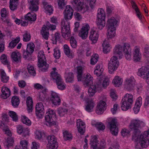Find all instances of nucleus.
Masks as SVG:
<instances>
[{
	"instance_id": "nucleus-37",
	"label": "nucleus",
	"mask_w": 149,
	"mask_h": 149,
	"mask_svg": "<svg viewBox=\"0 0 149 149\" xmlns=\"http://www.w3.org/2000/svg\"><path fill=\"white\" fill-rule=\"evenodd\" d=\"M104 69L102 65H97L94 68V74L97 76H101L103 71Z\"/></svg>"
},
{
	"instance_id": "nucleus-46",
	"label": "nucleus",
	"mask_w": 149,
	"mask_h": 149,
	"mask_svg": "<svg viewBox=\"0 0 149 149\" xmlns=\"http://www.w3.org/2000/svg\"><path fill=\"white\" fill-rule=\"evenodd\" d=\"M45 134L44 132L39 130H36L34 133L35 138L38 140H40L45 136Z\"/></svg>"
},
{
	"instance_id": "nucleus-20",
	"label": "nucleus",
	"mask_w": 149,
	"mask_h": 149,
	"mask_svg": "<svg viewBox=\"0 0 149 149\" xmlns=\"http://www.w3.org/2000/svg\"><path fill=\"white\" fill-rule=\"evenodd\" d=\"M119 24V21L115 17H112L108 18L107 21V28H116Z\"/></svg>"
},
{
	"instance_id": "nucleus-44",
	"label": "nucleus",
	"mask_w": 149,
	"mask_h": 149,
	"mask_svg": "<svg viewBox=\"0 0 149 149\" xmlns=\"http://www.w3.org/2000/svg\"><path fill=\"white\" fill-rule=\"evenodd\" d=\"M105 12L102 8H99L97 10V18H106Z\"/></svg>"
},
{
	"instance_id": "nucleus-14",
	"label": "nucleus",
	"mask_w": 149,
	"mask_h": 149,
	"mask_svg": "<svg viewBox=\"0 0 149 149\" xmlns=\"http://www.w3.org/2000/svg\"><path fill=\"white\" fill-rule=\"evenodd\" d=\"M123 52L126 59L130 61L132 58L131 49L129 43H123Z\"/></svg>"
},
{
	"instance_id": "nucleus-21",
	"label": "nucleus",
	"mask_w": 149,
	"mask_h": 149,
	"mask_svg": "<svg viewBox=\"0 0 149 149\" xmlns=\"http://www.w3.org/2000/svg\"><path fill=\"white\" fill-rule=\"evenodd\" d=\"M141 54L139 47L136 46L133 51V57L134 61L136 62L140 61L141 58Z\"/></svg>"
},
{
	"instance_id": "nucleus-54",
	"label": "nucleus",
	"mask_w": 149,
	"mask_h": 149,
	"mask_svg": "<svg viewBox=\"0 0 149 149\" xmlns=\"http://www.w3.org/2000/svg\"><path fill=\"white\" fill-rule=\"evenodd\" d=\"M43 4L44 5V8L45 9V12L47 13H49L50 14L52 13L53 11V10L52 6L51 5H47V3L46 2H45L43 3Z\"/></svg>"
},
{
	"instance_id": "nucleus-60",
	"label": "nucleus",
	"mask_w": 149,
	"mask_h": 149,
	"mask_svg": "<svg viewBox=\"0 0 149 149\" xmlns=\"http://www.w3.org/2000/svg\"><path fill=\"white\" fill-rule=\"evenodd\" d=\"M28 142L25 140H21L20 141V148L21 149H28Z\"/></svg>"
},
{
	"instance_id": "nucleus-34",
	"label": "nucleus",
	"mask_w": 149,
	"mask_h": 149,
	"mask_svg": "<svg viewBox=\"0 0 149 149\" xmlns=\"http://www.w3.org/2000/svg\"><path fill=\"white\" fill-rule=\"evenodd\" d=\"M112 84L116 87H119L123 84V79L120 77L116 76L112 80Z\"/></svg>"
},
{
	"instance_id": "nucleus-27",
	"label": "nucleus",
	"mask_w": 149,
	"mask_h": 149,
	"mask_svg": "<svg viewBox=\"0 0 149 149\" xmlns=\"http://www.w3.org/2000/svg\"><path fill=\"white\" fill-rule=\"evenodd\" d=\"M95 104L92 99H88L86 101L85 106V110L88 112H91L93 111Z\"/></svg>"
},
{
	"instance_id": "nucleus-6",
	"label": "nucleus",
	"mask_w": 149,
	"mask_h": 149,
	"mask_svg": "<svg viewBox=\"0 0 149 149\" xmlns=\"http://www.w3.org/2000/svg\"><path fill=\"white\" fill-rule=\"evenodd\" d=\"M38 66L40 68V70L43 72H45L49 67L48 64L45 61V57L43 51H39L38 54Z\"/></svg>"
},
{
	"instance_id": "nucleus-49",
	"label": "nucleus",
	"mask_w": 149,
	"mask_h": 149,
	"mask_svg": "<svg viewBox=\"0 0 149 149\" xmlns=\"http://www.w3.org/2000/svg\"><path fill=\"white\" fill-rule=\"evenodd\" d=\"M18 0H10L9 7L12 10H14L17 8L18 5L17 1Z\"/></svg>"
},
{
	"instance_id": "nucleus-9",
	"label": "nucleus",
	"mask_w": 149,
	"mask_h": 149,
	"mask_svg": "<svg viewBox=\"0 0 149 149\" xmlns=\"http://www.w3.org/2000/svg\"><path fill=\"white\" fill-rule=\"evenodd\" d=\"M109 127L111 133L113 135H116L118 133V128L116 123V119L115 118H108Z\"/></svg>"
},
{
	"instance_id": "nucleus-58",
	"label": "nucleus",
	"mask_w": 149,
	"mask_h": 149,
	"mask_svg": "<svg viewBox=\"0 0 149 149\" xmlns=\"http://www.w3.org/2000/svg\"><path fill=\"white\" fill-rule=\"evenodd\" d=\"M131 4L133 8L136 11V13L137 14V16L138 17L141 19V15L140 13L139 12V10L137 5L133 1H132V2Z\"/></svg>"
},
{
	"instance_id": "nucleus-52",
	"label": "nucleus",
	"mask_w": 149,
	"mask_h": 149,
	"mask_svg": "<svg viewBox=\"0 0 149 149\" xmlns=\"http://www.w3.org/2000/svg\"><path fill=\"white\" fill-rule=\"evenodd\" d=\"M21 118L22 121L24 124L28 126H30L31 125V120L25 116H22Z\"/></svg>"
},
{
	"instance_id": "nucleus-41",
	"label": "nucleus",
	"mask_w": 149,
	"mask_h": 149,
	"mask_svg": "<svg viewBox=\"0 0 149 149\" xmlns=\"http://www.w3.org/2000/svg\"><path fill=\"white\" fill-rule=\"evenodd\" d=\"M25 19L31 21H34L36 19V14L33 12L28 13L25 16Z\"/></svg>"
},
{
	"instance_id": "nucleus-28",
	"label": "nucleus",
	"mask_w": 149,
	"mask_h": 149,
	"mask_svg": "<svg viewBox=\"0 0 149 149\" xmlns=\"http://www.w3.org/2000/svg\"><path fill=\"white\" fill-rule=\"evenodd\" d=\"M77 126L79 132L81 134H83L85 131V124L81 119L77 120Z\"/></svg>"
},
{
	"instance_id": "nucleus-38",
	"label": "nucleus",
	"mask_w": 149,
	"mask_h": 149,
	"mask_svg": "<svg viewBox=\"0 0 149 149\" xmlns=\"http://www.w3.org/2000/svg\"><path fill=\"white\" fill-rule=\"evenodd\" d=\"M107 36L109 39H112L116 36V28H107Z\"/></svg>"
},
{
	"instance_id": "nucleus-42",
	"label": "nucleus",
	"mask_w": 149,
	"mask_h": 149,
	"mask_svg": "<svg viewBox=\"0 0 149 149\" xmlns=\"http://www.w3.org/2000/svg\"><path fill=\"white\" fill-rule=\"evenodd\" d=\"M0 75L1 81L4 83L8 82L9 79V77L6 75L3 70H0Z\"/></svg>"
},
{
	"instance_id": "nucleus-64",
	"label": "nucleus",
	"mask_w": 149,
	"mask_h": 149,
	"mask_svg": "<svg viewBox=\"0 0 149 149\" xmlns=\"http://www.w3.org/2000/svg\"><path fill=\"white\" fill-rule=\"evenodd\" d=\"M70 45L73 48H75L77 47V41L73 37H71L70 40Z\"/></svg>"
},
{
	"instance_id": "nucleus-7",
	"label": "nucleus",
	"mask_w": 149,
	"mask_h": 149,
	"mask_svg": "<svg viewBox=\"0 0 149 149\" xmlns=\"http://www.w3.org/2000/svg\"><path fill=\"white\" fill-rule=\"evenodd\" d=\"M118 56L113 55L111 58L108 64V71L109 73L113 74L118 69L119 62Z\"/></svg>"
},
{
	"instance_id": "nucleus-47",
	"label": "nucleus",
	"mask_w": 149,
	"mask_h": 149,
	"mask_svg": "<svg viewBox=\"0 0 149 149\" xmlns=\"http://www.w3.org/2000/svg\"><path fill=\"white\" fill-rule=\"evenodd\" d=\"M57 113L60 117H63L65 116L68 111L67 109L62 107H59L57 109Z\"/></svg>"
},
{
	"instance_id": "nucleus-62",
	"label": "nucleus",
	"mask_w": 149,
	"mask_h": 149,
	"mask_svg": "<svg viewBox=\"0 0 149 149\" xmlns=\"http://www.w3.org/2000/svg\"><path fill=\"white\" fill-rule=\"evenodd\" d=\"M35 112L37 118H38L41 119L44 117L45 111L36 110Z\"/></svg>"
},
{
	"instance_id": "nucleus-8",
	"label": "nucleus",
	"mask_w": 149,
	"mask_h": 149,
	"mask_svg": "<svg viewBox=\"0 0 149 149\" xmlns=\"http://www.w3.org/2000/svg\"><path fill=\"white\" fill-rule=\"evenodd\" d=\"M61 25L62 36L65 39H68L71 36L70 23L63 20L61 22Z\"/></svg>"
},
{
	"instance_id": "nucleus-25",
	"label": "nucleus",
	"mask_w": 149,
	"mask_h": 149,
	"mask_svg": "<svg viewBox=\"0 0 149 149\" xmlns=\"http://www.w3.org/2000/svg\"><path fill=\"white\" fill-rule=\"evenodd\" d=\"M99 37V34L97 31L94 30H91L90 33L89 40L92 44H95L97 42Z\"/></svg>"
},
{
	"instance_id": "nucleus-63",
	"label": "nucleus",
	"mask_w": 149,
	"mask_h": 149,
	"mask_svg": "<svg viewBox=\"0 0 149 149\" xmlns=\"http://www.w3.org/2000/svg\"><path fill=\"white\" fill-rule=\"evenodd\" d=\"M35 109L37 110L45 111L44 106L43 103L40 102H38L36 105Z\"/></svg>"
},
{
	"instance_id": "nucleus-43",
	"label": "nucleus",
	"mask_w": 149,
	"mask_h": 149,
	"mask_svg": "<svg viewBox=\"0 0 149 149\" xmlns=\"http://www.w3.org/2000/svg\"><path fill=\"white\" fill-rule=\"evenodd\" d=\"M1 62L3 64L7 65L8 72H11L10 67L9 64V63L8 60L6 56L4 54L1 55Z\"/></svg>"
},
{
	"instance_id": "nucleus-32",
	"label": "nucleus",
	"mask_w": 149,
	"mask_h": 149,
	"mask_svg": "<svg viewBox=\"0 0 149 149\" xmlns=\"http://www.w3.org/2000/svg\"><path fill=\"white\" fill-rule=\"evenodd\" d=\"M139 73L144 78H149V69L146 67H142L139 70Z\"/></svg>"
},
{
	"instance_id": "nucleus-10",
	"label": "nucleus",
	"mask_w": 149,
	"mask_h": 149,
	"mask_svg": "<svg viewBox=\"0 0 149 149\" xmlns=\"http://www.w3.org/2000/svg\"><path fill=\"white\" fill-rule=\"evenodd\" d=\"M56 28L55 25L50 24L49 22H48L46 26L44 25L42 27L41 33L44 38L47 40L49 35L48 30H54Z\"/></svg>"
},
{
	"instance_id": "nucleus-23",
	"label": "nucleus",
	"mask_w": 149,
	"mask_h": 149,
	"mask_svg": "<svg viewBox=\"0 0 149 149\" xmlns=\"http://www.w3.org/2000/svg\"><path fill=\"white\" fill-rule=\"evenodd\" d=\"M107 104L105 101L100 100L97 104L96 109V113L98 114L103 113L106 109Z\"/></svg>"
},
{
	"instance_id": "nucleus-45",
	"label": "nucleus",
	"mask_w": 149,
	"mask_h": 149,
	"mask_svg": "<svg viewBox=\"0 0 149 149\" xmlns=\"http://www.w3.org/2000/svg\"><path fill=\"white\" fill-rule=\"evenodd\" d=\"M13 139L11 137H9L7 139H5V141L4 143L5 147L8 148L13 146Z\"/></svg>"
},
{
	"instance_id": "nucleus-11",
	"label": "nucleus",
	"mask_w": 149,
	"mask_h": 149,
	"mask_svg": "<svg viewBox=\"0 0 149 149\" xmlns=\"http://www.w3.org/2000/svg\"><path fill=\"white\" fill-rule=\"evenodd\" d=\"M101 81L98 80L96 82L95 85H89L90 87L89 88L88 90V94L90 96H93L97 90L99 92L102 91Z\"/></svg>"
},
{
	"instance_id": "nucleus-59",
	"label": "nucleus",
	"mask_w": 149,
	"mask_h": 149,
	"mask_svg": "<svg viewBox=\"0 0 149 149\" xmlns=\"http://www.w3.org/2000/svg\"><path fill=\"white\" fill-rule=\"evenodd\" d=\"M27 69L29 73L31 75L34 76L36 75V72L33 67L31 64H28Z\"/></svg>"
},
{
	"instance_id": "nucleus-3",
	"label": "nucleus",
	"mask_w": 149,
	"mask_h": 149,
	"mask_svg": "<svg viewBox=\"0 0 149 149\" xmlns=\"http://www.w3.org/2000/svg\"><path fill=\"white\" fill-rule=\"evenodd\" d=\"M133 98V96L131 94L127 93L125 95L121 102V107L123 111H126L132 108Z\"/></svg>"
},
{
	"instance_id": "nucleus-35",
	"label": "nucleus",
	"mask_w": 149,
	"mask_h": 149,
	"mask_svg": "<svg viewBox=\"0 0 149 149\" xmlns=\"http://www.w3.org/2000/svg\"><path fill=\"white\" fill-rule=\"evenodd\" d=\"M84 70V68L83 66H79L77 67V78L78 81H80L82 80Z\"/></svg>"
},
{
	"instance_id": "nucleus-17",
	"label": "nucleus",
	"mask_w": 149,
	"mask_h": 149,
	"mask_svg": "<svg viewBox=\"0 0 149 149\" xmlns=\"http://www.w3.org/2000/svg\"><path fill=\"white\" fill-rule=\"evenodd\" d=\"M35 49V45L34 43L30 42L28 44L26 51L24 50L23 52V57L26 58L29 57L33 53Z\"/></svg>"
},
{
	"instance_id": "nucleus-15",
	"label": "nucleus",
	"mask_w": 149,
	"mask_h": 149,
	"mask_svg": "<svg viewBox=\"0 0 149 149\" xmlns=\"http://www.w3.org/2000/svg\"><path fill=\"white\" fill-rule=\"evenodd\" d=\"M48 143L47 144V149H57L58 145L56 139L54 136H49L47 137Z\"/></svg>"
},
{
	"instance_id": "nucleus-2",
	"label": "nucleus",
	"mask_w": 149,
	"mask_h": 149,
	"mask_svg": "<svg viewBox=\"0 0 149 149\" xmlns=\"http://www.w3.org/2000/svg\"><path fill=\"white\" fill-rule=\"evenodd\" d=\"M51 77L54 82L56 83L57 88L60 90H63L66 88V85L60 74L56 72L55 68H52L50 73Z\"/></svg>"
},
{
	"instance_id": "nucleus-13",
	"label": "nucleus",
	"mask_w": 149,
	"mask_h": 149,
	"mask_svg": "<svg viewBox=\"0 0 149 149\" xmlns=\"http://www.w3.org/2000/svg\"><path fill=\"white\" fill-rule=\"evenodd\" d=\"M90 29V26L88 24H83L79 31L78 35L79 37L82 39H86L88 37V31Z\"/></svg>"
},
{
	"instance_id": "nucleus-40",
	"label": "nucleus",
	"mask_w": 149,
	"mask_h": 149,
	"mask_svg": "<svg viewBox=\"0 0 149 149\" xmlns=\"http://www.w3.org/2000/svg\"><path fill=\"white\" fill-rule=\"evenodd\" d=\"M106 18H97L96 24L98 29H102L105 26Z\"/></svg>"
},
{
	"instance_id": "nucleus-1",
	"label": "nucleus",
	"mask_w": 149,
	"mask_h": 149,
	"mask_svg": "<svg viewBox=\"0 0 149 149\" xmlns=\"http://www.w3.org/2000/svg\"><path fill=\"white\" fill-rule=\"evenodd\" d=\"M149 129L145 131L141 134H134L132 136V139L134 142L135 148L141 149L147 147L149 145Z\"/></svg>"
},
{
	"instance_id": "nucleus-39",
	"label": "nucleus",
	"mask_w": 149,
	"mask_h": 149,
	"mask_svg": "<svg viewBox=\"0 0 149 149\" xmlns=\"http://www.w3.org/2000/svg\"><path fill=\"white\" fill-rule=\"evenodd\" d=\"M26 105L27 111L29 113L32 112L33 109V102L32 98L30 96L28 97L26 99Z\"/></svg>"
},
{
	"instance_id": "nucleus-4",
	"label": "nucleus",
	"mask_w": 149,
	"mask_h": 149,
	"mask_svg": "<svg viewBox=\"0 0 149 149\" xmlns=\"http://www.w3.org/2000/svg\"><path fill=\"white\" fill-rule=\"evenodd\" d=\"M56 115L54 111L50 109H47L45 116V124L46 125L51 127L56 125Z\"/></svg>"
},
{
	"instance_id": "nucleus-26",
	"label": "nucleus",
	"mask_w": 149,
	"mask_h": 149,
	"mask_svg": "<svg viewBox=\"0 0 149 149\" xmlns=\"http://www.w3.org/2000/svg\"><path fill=\"white\" fill-rule=\"evenodd\" d=\"M11 57L12 61L14 63H20L21 62V54L17 50L12 53Z\"/></svg>"
},
{
	"instance_id": "nucleus-22",
	"label": "nucleus",
	"mask_w": 149,
	"mask_h": 149,
	"mask_svg": "<svg viewBox=\"0 0 149 149\" xmlns=\"http://www.w3.org/2000/svg\"><path fill=\"white\" fill-rule=\"evenodd\" d=\"M123 44L121 46L118 44L116 45L113 49V55L118 56L119 59H121L123 56Z\"/></svg>"
},
{
	"instance_id": "nucleus-12",
	"label": "nucleus",
	"mask_w": 149,
	"mask_h": 149,
	"mask_svg": "<svg viewBox=\"0 0 149 149\" xmlns=\"http://www.w3.org/2000/svg\"><path fill=\"white\" fill-rule=\"evenodd\" d=\"M71 3L79 11L84 13L88 10V7L84 5L83 0H72Z\"/></svg>"
},
{
	"instance_id": "nucleus-51",
	"label": "nucleus",
	"mask_w": 149,
	"mask_h": 149,
	"mask_svg": "<svg viewBox=\"0 0 149 149\" xmlns=\"http://www.w3.org/2000/svg\"><path fill=\"white\" fill-rule=\"evenodd\" d=\"M20 40V38L19 37H17L15 39L12 40L9 44L8 47L11 49L13 48L17 44L19 43Z\"/></svg>"
},
{
	"instance_id": "nucleus-57",
	"label": "nucleus",
	"mask_w": 149,
	"mask_h": 149,
	"mask_svg": "<svg viewBox=\"0 0 149 149\" xmlns=\"http://www.w3.org/2000/svg\"><path fill=\"white\" fill-rule=\"evenodd\" d=\"M99 58L98 55L97 54H93L90 60V64L91 65H95L97 62Z\"/></svg>"
},
{
	"instance_id": "nucleus-33",
	"label": "nucleus",
	"mask_w": 149,
	"mask_h": 149,
	"mask_svg": "<svg viewBox=\"0 0 149 149\" xmlns=\"http://www.w3.org/2000/svg\"><path fill=\"white\" fill-rule=\"evenodd\" d=\"M97 137L96 136H92L91 137L90 144L91 149H98L97 148L98 140Z\"/></svg>"
},
{
	"instance_id": "nucleus-61",
	"label": "nucleus",
	"mask_w": 149,
	"mask_h": 149,
	"mask_svg": "<svg viewBox=\"0 0 149 149\" xmlns=\"http://www.w3.org/2000/svg\"><path fill=\"white\" fill-rule=\"evenodd\" d=\"M53 51L54 57L56 59H58L61 56V53L59 49L57 47H56L54 49Z\"/></svg>"
},
{
	"instance_id": "nucleus-30",
	"label": "nucleus",
	"mask_w": 149,
	"mask_h": 149,
	"mask_svg": "<svg viewBox=\"0 0 149 149\" xmlns=\"http://www.w3.org/2000/svg\"><path fill=\"white\" fill-rule=\"evenodd\" d=\"M28 2L30 4L29 9L30 10L33 11H37L38 10L39 7L38 5V0H28Z\"/></svg>"
},
{
	"instance_id": "nucleus-36",
	"label": "nucleus",
	"mask_w": 149,
	"mask_h": 149,
	"mask_svg": "<svg viewBox=\"0 0 149 149\" xmlns=\"http://www.w3.org/2000/svg\"><path fill=\"white\" fill-rule=\"evenodd\" d=\"M47 89H44L39 92L37 95V99L39 100L44 101L47 96Z\"/></svg>"
},
{
	"instance_id": "nucleus-19",
	"label": "nucleus",
	"mask_w": 149,
	"mask_h": 149,
	"mask_svg": "<svg viewBox=\"0 0 149 149\" xmlns=\"http://www.w3.org/2000/svg\"><path fill=\"white\" fill-rule=\"evenodd\" d=\"M135 80L134 77H132L127 78L125 81V87L129 91L135 89Z\"/></svg>"
},
{
	"instance_id": "nucleus-55",
	"label": "nucleus",
	"mask_w": 149,
	"mask_h": 149,
	"mask_svg": "<svg viewBox=\"0 0 149 149\" xmlns=\"http://www.w3.org/2000/svg\"><path fill=\"white\" fill-rule=\"evenodd\" d=\"M64 52L65 54L70 58L72 57V54L70 52V49L69 47L67 45L63 46Z\"/></svg>"
},
{
	"instance_id": "nucleus-5",
	"label": "nucleus",
	"mask_w": 149,
	"mask_h": 149,
	"mask_svg": "<svg viewBox=\"0 0 149 149\" xmlns=\"http://www.w3.org/2000/svg\"><path fill=\"white\" fill-rule=\"evenodd\" d=\"M145 124L143 121L139 119L132 120L129 125V128L131 131H133L134 134H139L140 133L139 129L143 127Z\"/></svg>"
},
{
	"instance_id": "nucleus-48",
	"label": "nucleus",
	"mask_w": 149,
	"mask_h": 149,
	"mask_svg": "<svg viewBox=\"0 0 149 149\" xmlns=\"http://www.w3.org/2000/svg\"><path fill=\"white\" fill-rule=\"evenodd\" d=\"M11 102L12 106L14 107H17L20 102L19 97L15 96L13 97L11 99Z\"/></svg>"
},
{
	"instance_id": "nucleus-50",
	"label": "nucleus",
	"mask_w": 149,
	"mask_h": 149,
	"mask_svg": "<svg viewBox=\"0 0 149 149\" xmlns=\"http://www.w3.org/2000/svg\"><path fill=\"white\" fill-rule=\"evenodd\" d=\"M63 134L64 139L65 140H70L72 139V136L71 133L67 130L63 131Z\"/></svg>"
},
{
	"instance_id": "nucleus-53",
	"label": "nucleus",
	"mask_w": 149,
	"mask_h": 149,
	"mask_svg": "<svg viewBox=\"0 0 149 149\" xmlns=\"http://www.w3.org/2000/svg\"><path fill=\"white\" fill-rule=\"evenodd\" d=\"M65 77L67 82L71 83L74 80L73 74L72 72L66 73Z\"/></svg>"
},
{
	"instance_id": "nucleus-18",
	"label": "nucleus",
	"mask_w": 149,
	"mask_h": 149,
	"mask_svg": "<svg viewBox=\"0 0 149 149\" xmlns=\"http://www.w3.org/2000/svg\"><path fill=\"white\" fill-rule=\"evenodd\" d=\"M93 78L89 73L85 74L84 77L81 81L83 82L84 85L85 87L89 86L93 84Z\"/></svg>"
},
{
	"instance_id": "nucleus-16",
	"label": "nucleus",
	"mask_w": 149,
	"mask_h": 149,
	"mask_svg": "<svg viewBox=\"0 0 149 149\" xmlns=\"http://www.w3.org/2000/svg\"><path fill=\"white\" fill-rule=\"evenodd\" d=\"M50 101L54 105L58 106L60 104L61 100L59 94L54 91L51 92Z\"/></svg>"
},
{
	"instance_id": "nucleus-29",
	"label": "nucleus",
	"mask_w": 149,
	"mask_h": 149,
	"mask_svg": "<svg viewBox=\"0 0 149 149\" xmlns=\"http://www.w3.org/2000/svg\"><path fill=\"white\" fill-rule=\"evenodd\" d=\"M73 10L69 5H67L64 13V18L65 19H70L73 15Z\"/></svg>"
},
{
	"instance_id": "nucleus-24",
	"label": "nucleus",
	"mask_w": 149,
	"mask_h": 149,
	"mask_svg": "<svg viewBox=\"0 0 149 149\" xmlns=\"http://www.w3.org/2000/svg\"><path fill=\"white\" fill-rule=\"evenodd\" d=\"M11 94L10 89L6 86H3L1 88V93L0 97L3 99H6L9 97Z\"/></svg>"
},
{
	"instance_id": "nucleus-31",
	"label": "nucleus",
	"mask_w": 149,
	"mask_h": 149,
	"mask_svg": "<svg viewBox=\"0 0 149 149\" xmlns=\"http://www.w3.org/2000/svg\"><path fill=\"white\" fill-rule=\"evenodd\" d=\"M103 51L104 53H107L109 52L112 48L108 39L105 40L102 44Z\"/></svg>"
},
{
	"instance_id": "nucleus-56",
	"label": "nucleus",
	"mask_w": 149,
	"mask_h": 149,
	"mask_svg": "<svg viewBox=\"0 0 149 149\" xmlns=\"http://www.w3.org/2000/svg\"><path fill=\"white\" fill-rule=\"evenodd\" d=\"M8 114L14 121L16 122L18 120L17 116L15 112L10 111L8 112Z\"/></svg>"
}]
</instances>
